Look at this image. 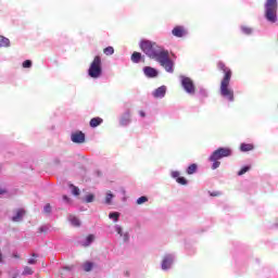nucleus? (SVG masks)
I'll list each match as a JSON object with an SVG mask.
<instances>
[{
  "label": "nucleus",
  "instance_id": "nucleus-31",
  "mask_svg": "<svg viewBox=\"0 0 278 278\" xmlns=\"http://www.w3.org/2000/svg\"><path fill=\"white\" fill-rule=\"evenodd\" d=\"M118 216H121V214H118V213H116V212L109 214V218L114 219L115 223L118 220Z\"/></svg>",
  "mask_w": 278,
  "mask_h": 278
},
{
  "label": "nucleus",
  "instance_id": "nucleus-6",
  "mask_svg": "<svg viewBox=\"0 0 278 278\" xmlns=\"http://www.w3.org/2000/svg\"><path fill=\"white\" fill-rule=\"evenodd\" d=\"M156 62H159L167 73H174L175 70L173 66H175V63H173V61L168 58V51H165L162 55H160L156 59Z\"/></svg>",
  "mask_w": 278,
  "mask_h": 278
},
{
  "label": "nucleus",
  "instance_id": "nucleus-16",
  "mask_svg": "<svg viewBox=\"0 0 278 278\" xmlns=\"http://www.w3.org/2000/svg\"><path fill=\"white\" fill-rule=\"evenodd\" d=\"M68 220L72 223L73 227H81V222H79V218L75 217L74 215H70Z\"/></svg>",
  "mask_w": 278,
  "mask_h": 278
},
{
  "label": "nucleus",
  "instance_id": "nucleus-18",
  "mask_svg": "<svg viewBox=\"0 0 278 278\" xmlns=\"http://www.w3.org/2000/svg\"><path fill=\"white\" fill-rule=\"evenodd\" d=\"M140 60H142V54L140 52H134L131 54V62H134V64H138Z\"/></svg>",
  "mask_w": 278,
  "mask_h": 278
},
{
  "label": "nucleus",
  "instance_id": "nucleus-21",
  "mask_svg": "<svg viewBox=\"0 0 278 278\" xmlns=\"http://www.w3.org/2000/svg\"><path fill=\"white\" fill-rule=\"evenodd\" d=\"M0 47H10V39L0 36Z\"/></svg>",
  "mask_w": 278,
  "mask_h": 278
},
{
  "label": "nucleus",
  "instance_id": "nucleus-44",
  "mask_svg": "<svg viewBox=\"0 0 278 278\" xmlns=\"http://www.w3.org/2000/svg\"><path fill=\"white\" fill-rule=\"evenodd\" d=\"M15 257H18V255H15Z\"/></svg>",
  "mask_w": 278,
  "mask_h": 278
},
{
  "label": "nucleus",
  "instance_id": "nucleus-42",
  "mask_svg": "<svg viewBox=\"0 0 278 278\" xmlns=\"http://www.w3.org/2000/svg\"><path fill=\"white\" fill-rule=\"evenodd\" d=\"M0 262H3V254L0 252Z\"/></svg>",
  "mask_w": 278,
  "mask_h": 278
},
{
  "label": "nucleus",
  "instance_id": "nucleus-38",
  "mask_svg": "<svg viewBox=\"0 0 278 278\" xmlns=\"http://www.w3.org/2000/svg\"><path fill=\"white\" fill-rule=\"evenodd\" d=\"M139 115L141 116V118H144V116H147V114L144 113V111H139Z\"/></svg>",
  "mask_w": 278,
  "mask_h": 278
},
{
  "label": "nucleus",
  "instance_id": "nucleus-23",
  "mask_svg": "<svg viewBox=\"0 0 278 278\" xmlns=\"http://www.w3.org/2000/svg\"><path fill=\"white\" fill-rule=\"evenodd\" d=\"M70 188L72 189V193L74 197H79V188L76 187L75 185H70Z\"/></svg>",
  "mask_w": 278,
  "mask_h": 278
},
{
  "label": "nucleus",
  "instance_id": "nucleus-27",
  "mask_svg": "<svg viewBox=\"0 0 278 278\" xmlns=\"http://www.w3.org/2000/svg\"><path fill=\"white\" fill-rule=\"evenodd\" d=\"M22 275H34V269H31L29 266H26L24 267Z\"/></svg>",
  "mask_w": 278,
  "mask_h": 278
},
{
  "label": "nucleus",
  "instance_id": "nucleus-22",
  "mask_svg": "<svg viewBox=\"0 0 278 278\" xmlns=\"http://www.w3.org/2000/svg\"><path fill=\"white\" fill-rule=\"evenodd\" d=\"M103 53L105 55H114V47L112 46H109L106 48L103 49Z\"/></svg>",
  "mask_w": 278,
  "mask_h": 278
},
{
  "label": "nucleus",
  "instance_id": "nucleus-32",
  "mask_svg": "<svg viewBox=\"0 0 278 278\" xmlns=\"http://www.w3.org/2000/svg\"><path fill=\"white\" fill-rule=\"evenodd\" d=\"M23 68H31V61H29V60L24 61Z\"/></svg>",
  "mask_w": 278,
  "mask_h": 278
},
{
  "label": "nucleus",
  "instance_id": "nucleus-24",
  "mask_svg": "<svg viewBox=\"0 0 278 278\" xmlns=\"http://www.w3.org/2000/svg\"><path fill=\"white\" fill-rule=\"evenodd\" d=\"M249 170H251V166H244V167H242V168L238 172L239 177L242 176V175H244V174H247V173H249Z\"/></svg>",
  "mask_w": 278,
  "mask_h": 278
},
{
  "label": "nucleus",
  "instance_id": "nucleus-5",
  "mask_svg": "<svg viewBox=\"0 0 278 278\" xmlns=\"http://www.w3.org/2000/svg\"><path fill=\"white\" fill-rule=\"evenodd\" d=\"M102 73H103V68L101 67V56L97 55L94 56L93 61L89 66L88 75L92 79H99Z\"/></svg>",
  "mask_w": 278,
  "mask_h": 278
},
{
  "label": "nucleus",
  "instance_id": "nucleus-41",
  "mask_svg": "<svg viewBox=\"0 0 278 278\" xmlns=\"http://www.w3.org/2000/svg\"><path fill=\"white\" fill-rule=\"evenodd\" d=\"M220 193H211V197H218Z\"/></svg>",
  "mask_w": 278,
  "mask_h": 278
},
{
  "label": "nucleus",
  "instance_id": "nucleus-30",
  "mask_svg": "<svg viewBox=\"0 0 278 278\" xmlns=\"http://www.w3.org/2000/svg\"><path fill=\"white\" fill-rule=\"evenodd\" d=\"M112 199H114V194H112L111 192L108 193L105 197V203L110 205V203H112Z\"/></svg>",
  "mask_w": 278,
  "mask_h": 278
},
{
  "label": "nucleus",
  "instance_id": "nucleus-28",
  "mask_svg": "<svg viewBox=\"0 0 278 278\" xmlns=\"http://www.w3.org/2000/svg\"><path fill=\"white\" fill-rule=\"evenodd\" d=\"M129 114L121 118V125H129Z\"/></svg>",
  "mask_w": 278,
  "mask_h": 278
},
{
  "label": "nucleus",
  "instance_id": "nucleus-43",
  "mask_svg": "<svg viewBox=\"0 0 278 278\" xmlns=\"http://www.w3.org/2000/svg\"><path fill=\"white\" fill-rule=\"evenodd\" d=\"M33 257H38V255L36 253H33Z\"/></svg>",
  "mask_w": 278,
  "mask_h": 278
},
{
  "label": "nucleus",
  "instance_id": "nucleus-11",
  "mask_svg": "<svg viewBox=\"0 0 278 278\" xmlns=\"http://www.w3.org/2000/svg\"><path fill=\"white\" fill-rule=\"evenodd\" d=\"M172 264H173V256H170V255L165 256L162 262V269L168 270V268H170Z\"/></svg>",
  "mask_w": 278,
  "mask_h": 278
},
{
  "label": "nucleus",
  "instance_id": "nucleus-20",
  "mask_svg": "<svg viewBox=\"0 0 278 278\" xmlns=\"http://www.w3.org/2000/svg\"><path fill=\"white\" fill-rule=\"evenodd\" d=\"M94 242V235H89L86 238V242L83 244V247H90Z\"/></svg>",
  "mask_w": 278,
  "mask_h": 278
},
{
  "label": "nucleus",
  "instance_id": "nucleus-13",
  "mask_svg": "<svg viewBox=\"0 0 278 278\" xmlns=\"http://www.w3.org/2000/svg\"><path fill=\"white\" fill-rule=\"evenodd\" d=\"M25 216V210L20 208L17 210L15 216L12 217L13 223H20V220H23V217Z\"/></svg>",
  "mask_w": 278,
  "mask_h": 278
},
{
  "label": "nucleus",
  "instance_id": "nucleus-8",
  "mask_svg": "<svg viewBox=\"0 0 278 278\" xmlns=\"http://www.w3.org/2000/svg\"><path fill=\"white\" fill-rule=\"evenodd\" d=\"M72 142H75L76 144H84V142H86V135L81 131L72 134Z\"/></svg>",
  "mask_w": 278,
  "mask_h": 278
},
{
  "label": "nucleus",
  "instance_id": "nucleus-12",
  "mask_svg": "<svg viewBox=\"0 0 278 278\" xmlns=\"http://www.w3.org/2000/svg\"><path fill=\"white\" fill-rule=\"evenodd\" d=\"M143 73L147 77H155L157 75V71L151 66H146Z\"/></svg>",
  "mask_w": 278,
  "mask_h": 278
},
{
  "label": "nucleus",
  "instance_id": "nucleus-37",
  "mask_svg": "<svg viewBox=\"0 0 278 278\" xmlns=\"http://www.w3.org/2000/svg\"><path fill=\"white\" fill-rule=\"evenodd\" d=\"M36 262H37L36 258H29V260H28V264H30V265L36 264Z\"/></svg>",
  "mask_w": 278,
  "mask_h": 278
},
{
  "label": "nucleus",
  "instance_id": "nucleus-10",
  "mask_svg": "<svg viewBox=\"0 0 278 278\" xmlns=\"http://www.w3.org/2000/svg\"><path fill=\"white\" fill-rule=\"evenodd\" d=\"M166 96V86H161L159 87L154 92H153V97L155 99H162Z\"/></svg>",
  "mask_w": 278,
  "mask_h": 278
},
{
  "label": "nucleus",
  "instance_id": "nucleus-15",
  "mask_svg": "<svg viewBox=\"0 0 278 278\" xmlns=\"http://www.w3.org/2000/svg\"><path fill=\"white\" fill-rule=\"evenodd\" d=\"M103 123V118H101V117H93V118H91L90 119V122H89V125H90V127H99V125H101Z\"/></svg>",
  "mask_w": 278,
  "mask_h": 278
},
{
  "label": "nucleus",
  "instance_id": "nucleus-29",
  "mask_svg": "<svg viewBox=\"0 0 278 278\" xmlns=\"http://www.w3.org/2000/svg\"><path fill=\"white\" fill-rule=\"evenodd\" d=\"M147 201H149V198L140 197L139 199H137V205H142V203H147Z\"/></svg>",
  "mask_w": 278,
  "mask_h": 278
},
{
  "label": "nucleus",
  "instance_id": "nucleus-35",
  "mask_svg": "<svg viewBox=\"0 0 278 278\" xmlns=\"http://www.w3.org/2000/svg\"><path fill=\"white\" fill-rule=\"evenodd\" d=\"M172 177L174 178V179H179V172H173L172 173Z\"/></svg>",
  "mask_w": 278,
  "mask_h": 278
},
{
  "label": "nucleus",
  "instance_id": "nucleus-2",
  "mask_svg": "<svg viewBox=\"0 0 278 278\" xmlns=\"http://www.w3.org/2000/svg\"><path fill=\"white\" fill-rule=\"evenodd\" d=\"M140 49L152 60H157L166 51L157 46V43L150 40H142L140 42Z\"/></svg>",
  "mask_w": 278,
  "mask_h": 278
},
{
  "label": "nucleus",
  "instance_id": "nucleus-34",
  "mask_svg": "<svg viewBox=\"0 0 278 278\" xmlns=\"http://www.w3.org/2000/svg\"><path fill=\"white\" fill-rule=\"evenodd\" d=\"M43 212L45 214H51V204H46Z\"/></svg>",
  "mask_w": 278,
  "mask_h": 278
},
{
  "label": "nucleus",
  "instance_id": "nucleus-14",
  "mask_svg": "<svg viewBox=\"0 0 278 278\" xmlns=\"http://www.w3.org/2000/svg\"><path fill=\"white\" fill-rule=\"evenodd\" d=\"M255 149V146L253 143H241L240 144V151L243 153H247L248 151H253Z\"/></svg>",
  "mask_w": 278,
  "mask_h": 278
},
{
  "label": "nucleus",
  "instance_id": "nucleus-40",
  "mask_svg": "<svg viewBox=\"0 0 278 278\" xmlns=\"http://www.w3.org/2000/svg\"><path fill=\"white\" fill-rule=\"evenodd\" d=\"M63 201L70 202L71 200L68 199V195H63Z\"/></svg>",
  "mask_w": 278,
  "mask_h": 278
},
{
  "label": "nucleus",
  "instance_id": "nucleus-7",
  "mask_svg": "<svg viewBox=\"0 0 278 278\" xmlns=\"http://www.w3.org/2000/svg\"><path fill=\"white\" fill-rule=\"evenodd\" d=\"M181 86L186 90V92H188V94H194V92H197L194 81H192L190 77H182Z\"/></svg>",
  "mask_w": 278,
  "mask_h": 278
},
{
  "label": "nucleus",
  "instance_id": "nucleus-3",
  "mask_svg": "<svg viewBox=\"0 0 278 278\" xmlns=\"http://www.w3.org/2000/svg\"><path fill=\"white\" fill-rule=\"evenodd\" d=\"M232 151L230 148H218L215 150L211 156L208 157V161L212 162V169L216 170L220 166V161L223 157H230Z\"/></svg>",
  "mask_w": 278,
  "mask_h": 278
},
{
  "label": "nucleus",
  "instance_id": "nucleus-45",
  "mask_svg": "<svg viewBox=\"0 0 278 278\" xmlns=\"http://www.w3.org/2000/svg\"><path fill=\"white\" fill-rule=\"evenodd\" d=\"M13 278H16V276H13Z\"/></svg>",
  "mask_w": 278,
  "mask_h": 278
},
{
  "label": "nucleus",
  "instance_id": "nucleus-9",
  "mask_svg": "<svg viewBox=\"0 0 278 278\" xmlns=\"http://www.w3.org/2000/svg\"><path fill=\"white\" fill-rule=\"evenodd\" d=\"M172 34L176 38H184L188 34V30L184 26H176L173 28Z\"/></svg>",
  "mask_w": 278,
  "mask_h": 278
},
{
  "label": "nucleus",
  "instance_id": "nucleus-1",
  "mask_svg": "<svg viewBox=\"0 0 278 278\" xmlns=\"http://www.w3.org/2000/svg\"><path fill=\"white\" fill-rule=\"evenodd\" d=\"M217 68L224 72V77L220 81L219 92L222 97H224V99L232 102L235 101L233 89L229 87V84L231 83V75H233V73L231 72V68H229L223 61H219L217 63Z\"/></svg>",
  "mask_w": 278,
  "mask_h": 278
},
{
  "label": "nucleus",
  "instance_id": "nucleus-17",
  "mask_svg": "<svg viewBox=\"0 0 278 278\" xmlns=\"http://www.w3.org/2000/svg\"><path fill=\"white\" fill-rule=\"evenodd\" d=\"M83 268H84L85 273H90V270H92V268H94V263L87 261L83 264Z\"/></svg>",
  "mask_w": 278,
  "mask_h": 278
},
{
  "label": "nucleus",
  "instance_id": "nucleus-25",
  "mask_svg": "<svg viewBox=\"0 0 278 278\" xmlns=\"http://www.w3.org/2000/svg\"><path fill=\"white\" fill-rule=\"evenodd\" d=\"M241 31L245 34V36H251V34L253 33V30L247 26L241 27Z\"/></svg>",
  "mask_w": 278,
  "mask_h": 278
},
{
  "label": "nucleus",
  "instance_id": "nucleus-33",
  "mask_svg": "<svg viewBox=\"0 0 278 278\" xmlns=\"http://www.w3.org/2000/svg\"><path fill=\"white\" fill-rule=\"evenodd\" d=\"M92 201H94V194H88L86 197V203H92Z\"/></svg>",
  "mask_w": 278,
  "mask_h": 278
},
{
  "label": "nucleus",
  "instance_id": "nucleus-36",
  "mask_svg": "<svg viewBox=\"0 0 278 278\" xmlns=\"http://www.w3.org/2000/svg\"><path fill=\"white\" fill-rule=\"evenodd\" d=\"M116 232L118 233V236H123V228L121 226H117Z\"/></svg>",
  "mask_w": 278,
  "mask_h": 278
},
{
  "label": "nucleus",
  "instance_id": "nucleus-26",
  "mask_svg": "<svg viewBox=\"0 0 278 278\" xmlns=\"http://www.w3.org/2000/svg\"><path fill=\"white\" fill-rule=\"evenodd\" d=\"M177 184H180V186H187L188 185V180L185 177H178L176 179Z\"/></svg>",
  "mask_w": 278,
  "mask_h": 278
},
{
  "label": "nucleus",
  "instance_id": "nucleus-19",
  "mask_svg": "<svg viewBox=\"0 0 278 278\" xmlns=\"http://www.w3.org/2000/svg\"><path fill=\"white\" fill-rule=\"evenodd\" d=\"M197 164L189 165L187 168V175H194V173H197Z\"/></svg>",
  "mask_w": 278,
  "mask_h": 278
},
{
  "label": "nucleus",
  "instance_id": "nucleus-39",
  "mask_svg": "<svg viewBox=\"0 0 278 278\" xmlns=\"http://www.w3.org/2000/svg\"><path fill=\"white\" fill-rule=\"evenodd\" d=\"M7 193H8V190L0 188V194H7Z\"/></svg>",
  "mask_w": 278,
  "mask_h": 278
},
{
  "label": "nucleus",
  "instance_id": "nucleus-4",
  "mask_svg": "<svg viewBox=\"0 0 278 278\" xmlns=\"http://www.w3.org/2000/svg\"><path fill=\"white\" fill-rule=\"evenodd\" d=\"M277 0H266L265 2V18L269 23H277Z\"/></svg>",
  "mask_w": 278,
  "mask_h": 278
}]
</instances>
